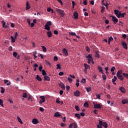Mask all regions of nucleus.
Segmentation results:
<instances>
[{
	"instance_id": "a19ab883",
	"label": "nucleus",
	"mask_w": 128,
	"mask_h": 128,
	"mask_svg": "<svg viewBox=\"0 0 128 128\" xmlns=\"http://www.w3.org/2000/svg\"><path fill=\"white\" fill-rule=\"evenodd\" d=\"M84 107H86V108H88V106H89L88 103V102H86L84 104Z\"/></svg>"
},
{
	"instance_id": "6e6d98bb",
	"label": "nucleus",
	"mask_w": 128,
	"mask_h": 128,
	"mask_svg": "<svg viewBox=\"0 0 128 128\" xmlns=\"http://www.w3.org/2000/svg\"><path fill=\"white\" fill-rule=\"evenodd\" d=\"M102 78H103V80H106V76L105 74L102 75Z\"/></svg>"
},
{
	"instance_id": "dca6fc26",
	"label": "nucleus",
	"mask_w": 128,
	"mask_h": 128,
	"mask_svg": "<svg viewBox=\"0 0 128 128\" xmlns=\"http://www.w3.org/2000/svg\"><path fill=\"white\" fill-rule=\"evenodd\" d=\"M52 34L53 33H52V31L50 30L49 31H48V32H47V36H48V38H50V36H52Z\"/></svg>"
},
{
	"instance_id": "37998d69",
	"label": "nucleus",
	"mask_w": 128,
	"mask_h": 128,
	"mask_svg": "<svg viewBox=\"0 0 128 128\" xmlns=\"http://www.w3.org/2000/svg\"><path fill=\"white\" fill-rule=\"evenodd\" d=\"M69 34L70 36H76V33H74V32H69Z\"/></svg>"
},
{
	"instance_id": "4be33fe9",
	"label": "nucleus",
	"mask_w": 128,
	"mask_h": 128,
	"mask_svg": "<svg viewBox=\"0 0 128 128\" xmlns=\"http://www.w3.org/2000/svg\"><path fill=\"white\" fill-rule=\"evenodd\" d=\"M98 70H99V72H100V73H102V74H104L102 68L100 66H98Z\"/></svg>"
},
{
	"instance_id": "ea45409f",
	"label": "nucleus",
	"mask_w": 128,
	"mask_h": 128,
	"mask_svg": "<svg viewBox=\"0 0 128 128\" xmlns=\"http://www.w3.org/2000/svg\"><path fill=\"white\" fill-rule=\"evenodd\" d=\"M86 90L87 92H88V93H89V92H90V91H91V88H90V87H87V88H86Z\"/></svg>"
},
{
	"instance_id": "69168bd1",
	"label": "nucleus",
	"mask_w": 128,
	"mask_h": 128,
	"mask_svg": "<svg viewBox=\"0 0 128 128\" xmlns=\"http://www.w3.org/2000/svg\"><path fill=\"white\" fill-rule=\"evenodd\" d=\"M74 128H78V125L76 123H74Z\"/></svg>"
},
{
	"instance_id": "7c9ffc66",
	"label": "nucleus",
	"mask_w": 128,
	"mask_h": 128,
	"mask_svg": "<svg viewBox=\"0 0 128 128\" xmlns=\"http://www.w3.org/2000/svg\"><path fill=\"white\" fill-rule=\"evenodd\" d=\"M30 8V6L28 2H26V10H29V8Z\"/></svg>"
},
{
	"instance_id": "e433bc0d",
	"label": "nucleus",
	"mask_w": 128,
	"mask_h": 128,
	"mask_svg": "<svg viewBox=\"0 0 128 128\" xmlns=\"http://www.w3.org/2000/svg\"><path fill=\"white\" fill-rule=\"evenodd\" d=\"M120 14L121 18H124V16L126 14V12H120Z\"/></svg>"
},
{
	"instance_id": "58836bf2",
	"label": "nucleus",
	"mask_w": 128,
	"mask_h": 128,
	"mask_svg": "<svg viewBox=\"0 0 128 128\" xmlns=\"http://www.w3.org/2000/svg\"><path fill=\"white\" fill-rule=\"evenodd\" d=\"M22 97L24 98H28V94L27 93H23L22 94Z\"/></svg>"
},
{
	"instance_id": "412c9836",
	"label": "nucleus",
	"mask_w": 128,
	"mask_h": 128,
	"mask_svg": "<svg viewBox=\"0 0 128 128\" xmlns=\"http://www.w3.org/2000/svg\"><path fill=\"white\" fill-rule=\"evenodd\" d=\"M120 91H121V92H122V93H124V92H126V89H125V88H124V87H122V86L120 87Z\"/></svg>"
},
{
	"instance_id": "9b49d317",
	"label": "nucleus",
	"mask_w": 128,
	"mask_h": 128,
	"mask_svg": "<svg viewBox=\"0 0 128 128\" xmlns=\"http://www.w3.org/2000/svg\"><path fill=\"white\" fill-rule=\"evenodd\" d=\"M74 95L76 97H79L80 95V91L78 90H76L75 92H74Z\"/></svg>"
},
{
	"instance_id": "72a5a7b5",
	"label": "nucleus",
	"mask_w": 128,
	"mask_h": 128,
	"mask_svg": "<svg viewBox=\"0 0 128 128\" xmlns=\"http://www.w3.org/2000/svg\"><path fill=\"white\" fill-rule=\"evenodd\" d=\"M116 80H117V77L116 76H114V78H113V79H112V83H114V82H116Z\"/></svg>"
},
{
	"instance_id": "5701e85b",
	"label": "nucleus",
	"mask_w": 128,
	"mask_h": 128,
	"mask_svg": "<svg viewBox=\"0 0 128 128\" xmlns=\"http://www.w3.org/2000/svg\"><path fill=\"white\" fill-rule=\"evenodd\" d=\"M118 79H120V81H122L124 79L122 74H120V75H118Z\"/></svg>"
},
{
	"instance_id": "f704fd0d",
	"label": "nucleus",
	"mask_w": 128,
	"mask_h": 128,
	"mask_svg": "<svg viewBox=\"0 0 128 128\" xmlns=\"http://www.w3.org/2000/svg\"><path fill=\"white\" fill-rule=\"evenodd\" d=\"M123 76L125 78H126V79H128V74H127V73H123Z\"/></svg>"
},
{
	"instance_id": "aec40b11",
	"label": "nucleus",
	"mask_w": 128,
	"mask_h": 128,
	"mask_svg": "<svg viewBox=\"0 0 128 128\" xmlns=\"http://www.w3.org/2000/svg\"><path fill=\"white\" fill-rule=\"evenodd\" d=\"M122 104H128V100L127 99H123L122 100Z\"/></svg>"
},
{
	"instance_id": "393cba45",
	"label": "nucleus",
	"mask_w": 128,
	"mask_h": 128,
	"mask_svg": "<svg viewBox=\"0 0 128 128\" xmlns=\"http://www.w3.org/2000/svg\"><path fill=\"white\" fill-rule=\"evenodd\" d=\"M17 119H18V121L20 122V124H23V122H22L20 117L17 116Z\"/></svg>"
},
{
	"instance_id": "2f4dec72",
	"label": "nucleus",
	"mask_w": 128,
	"mask_h": 128,
	"mask_svg": "<svg viewBox=\"0 0 128 128\" xmlns=\"http://www.w3.org/2000/svg\"><path fill=\"white\" fill-rule=\"evenodd\" d=\"M75 116H76V117H77V118H78V119H80V117H81L80 114H77V113H76V114H75Z\"/></svg>"
},
{
	"instance_id": "c85d7f7f",
	"label": "nucleus",
	"mask_w": 128,
	"mask_h": 128,
	"mask_svg": "<svg viewBox=\"0 0 128 128\" xmlns=\"http://www.w3.org/2000/svg\"><path fill=\"white\" fill-rule=\"evenodd\" d=\"M103 126L104 128H108V125L106 123V122H103Z\"/></svg>"
},
{
	"instance_id": "09e8293b",
	"label": "nucleus",
	"mask_w": 128,
	"mask_h": 128,
	"mask_svg": "<svg viewBox=\"0 0 128 128\" xmlns=\"http://www.w3.org/2000/svg\"><path fill=\"white\" fill-rule=\"evenodd\" d=\"M106 8L105 6H102V8H101V12L103 13L104 12V10H105Z\"/></svg>"
},
{
	"instance_id": "4d7b16f0",
	"label": "nucleus",
	"mask_w": 128,
	"mask_h": 128,
	"mask_svg": "<svg viewBox=\"0 0 128 128\" xmlns=\"http://www.w3.org/2000/svg\"><path fill=\"white\" fill-rule=\"evenodd\" d=\"M115 69H116V68L114 66L112 67L111 68V70H110L111 72H112V73L114 71Z\"/></svg>"
},
{
	"instance_id": "680f3d73",
	"label": "nucleus",
	"mask_w": 128,
	"mask_h": 128,
	"mask_svg": "<svg viewBox=\"0 0 128 128\" xmlns=\"http://www.w3.org/2000/svg\"><path fill=\"white\" fill-rule=\"evenodd\" d=\"M38 56L41 57V59H44V55L42 54H38Z\"/></svg>"
},
{
	"instance_id": "1a4fd4ad",
	"label": "nucleus",
	"mask_w": 128,
	"mask_h": 128,
	"mask_svg": "<svg viewBox=\"0 0 128 128\" xmlns=\"http://www.w3.org/2000/svg\"><path fill=\"white\" fill-rule=\"evenodd\" d=\"M54 117H60V118H62V115L60 114L59 112H56L54 114Z\"/></svg>"
},
{
	"instance_id": "0e129e2a",
	"label": "nucleus",
	"mask_w": 128,
	"mask_h": 128,
	"mask_svg": "<svg viewBox=\"0 0 128 128\" xmlns=\"http://www.w3.org/2000/svg\"><path fill=\"white\" fill-rule=\"evenodd\" d=\"M72 8H74V6L76 4L75 2H74V0H72Z\"/></svg>"
},
{
	"instance_id": "6e6552de",
	"label": "nucleus",
	"mask_w": 128,
	"mask_h": 128,
	"mask_svg": "<svg viewBox=\"0 0 128 128\" xmlns=\"http://www.w3.org/2000/svg\"><path fill=\"white\" fill-rule=\"evenodd\" d=\"M13 56L16 59H20V55L16 52H13Z\"/></svg>"
},
{
	"instance_id": "20e7f679",
	"label": "nucleus",
	"mask_w": 128,
	"mask_h": 128,
	"mask_svg": "<svg viewBox=\"0 0 128 128\" xmlns=\"http://www.w3.org/2000/svg\"><path fill=\"white\" fill-rule=\"evenodd\" d=\"M93 104L94 105V107L96 109H98V108H102V106L100 104H98L97 102H94Z\"/></svg>"
},
{
	"instance_id": "864d4df0",
	"label": "nucleus",
	"mask_w": 128,
	"mask_h": 128,
	"mask_svg": "<svg viewBox=\"0 0 128 128\" xmlns=\"http://www.w3.org/2000/svg\"><path fill=\"white\" fill-rule=\"evenodd\" d=\"M46 65H49V66H52V64L48 61H46Z\"/></svg>"
},
{
	"instance_id": "79ce46f5",
	"label": "nucleus",
	"mask_w": 128,
	"mask_h": 128,
	"mask_svg": "<svg viewBox=\"0 0 128 128\" xmlns=\"http://www.w3.org/2000/svg\"><path fill=\"white\" fill-rule=\"evenodd\" d=\"M5 90V88L4 87H2L1 93L2 94H4V93Z\"/></svg>"
},
{
	"instance_id": "b1692460",
	"label": "nucleus",
	"mask_w": 128,
	"mask_h": 128,
	"mask_svg": "<svg viewBox=\"0 0 128 128\" xmlns=\"http://www.w3.org/2000/svg\"><path fill=\"white\" fill-rule=\"evenodd\" d=\"M56 102L58 104H63L64 102L62 101H60L58 98H56Z\"/></svg>"
},
{
	"instance_id": "423d86ee",
	"label": "nucleus",
	"mask_w": 128,
	"mask_h": 128,
	"mask_svg": "<svg viewBox=\"0 0 128 128\" xmlns=\"http://www.w3.org/2000/svg\"><path fill=\"white\" fill-rule=\"evenodd\" d=\"M40 99L42 100H40V104H42V103H44L46 101V97L45 96H40Z\"/></svg>"
},
{
	"instance_id": "ddd939ff",
	"label": "nucleus",
	"mask_w": 128,
	"mask_h": 128,
	"mask_svg": "<svg viewBox=\"0 0 128 128\" xmlns=\"http://www.w3.org/2000/svg\"><path fill=\"white\" fill-rule=\"evenodd\" d=\"M74 17L75 19L78 20V14L77 12H74Z\"/></svg>"
},
{
	"instance_id": "f03ea898",
	"label": "nucleus",
	"mask_w": 128,
	"mask_h": 128,
	"mask_svg": "<svg viewBox=\"0 0 128 128\" xmlns=\"http://www.w3.org/2000/svg\"><path fill=\"white\" fill-rule=\"evenodd\" d=\"M86 58H87L88 61V64H90L92 60V54H89L88 56H86Z\"/></svg>"
},
{
	"instance_id": "0eeeda50",
	"label": "nucleus",
	"mask_w": 128,
	"mask_h": 128,
	"mask_svg": "<svg viewBox=\"0 0 128 128\" xmlns=\"http://www.w3.org/2000/svg\"><path fill=\"white\" fill-rule=\"evenodd\" d=\"M62 53L64 56H68V53L66 49V48H64V49H62Z\"/></svg>"
},
{
	"instance_id": "603ef678",
	"label": "nucleus",
	"mask_w": 128,
	"mask_h": 128,
	"mask_svg": "<svg viewBox=\"0 0 128 128\" xmlns=\"http://www.w3.org/2000/svg\"><path fill=\"white\" fill-rule=\"evenodd\" d=\"M86 50L87 51V52H90V48H89V47H88V46H86Z\"/></svg>"
},
{
	"instance_id": "c03bdc74",
	"label": "nucleus",
	"mask_w": 128,
	"mask_h": 128,
	"mask_svg": "<svg viewBox=\"0 0 128 128\" xmlns=\"http://www.w3.org/2000/svg\"><path fill=\"white\" fill-rule=\"evenodd\" d=\"M75 109L76 110V111H80V108L78 107V105H76Z\"/></svg>"
},
{
	"instance_id": "f8f14e48",
	"label": "nucleus",
	"mask_w": 128,
	"mask_h": 128,
	"mask_svg": "<svg viewBox=\"0 0 128 128\" xmlns=\"http://www.w3.org/2000/svg\"><path fill=\"white\" fill-rule=\"evenodd\" d=\"M2 24L3 28H8V24H6V22H4V20H2Z\"/></svg>"
},
{
	"instance_id": "f3484780",
	"label": "nucleus",
	"mask_w": 128,
	"mask_h": 128,
	"mask_svg": "<svg viewBox=\"0 0 128 128\" xmlns=\"http://www.w3.org/2000/svg\"><path fill=\"white\" fill-rule=\"evenodd\" d=\"M32 122L33 124H38L39 122V121L38 119L34 118L32 120Z\"/></svg>"
},
{
	"instance_id": "2eb2a0df",
	"label": "nucleus",
	"mask_w": 128,
	"mask_h": 128,
	"mask_svg": "<svg viewBox=\"0 0 128 128\" xmlns=\"http://www.w3.org/2000/svg\"><path fill=\"white\" fill-rule=\"evenodd\" d=\"M122 45L124 48L125 49H128L127 44H126V43L125 42H122Z\"/></svg>"
},
{
	"instance_id": "c756f323",
	"label": "nucleus",
	"mask_w": 128,
	"mask_h": 128,
	"mask_svg": "<svg viewBox=\"0 0 128 128\" xmlns=\"http://www.w3.org/2000/svg\"><path fill=\"white\" fill-rule=\"evenodd\" d=\"M36 79L38 80V81H42V79L39 75H36Z\"/></svg>"
},
{
	"instance_id": "cd10ccee",
	"label": "nucleus",
	"mask_w": 128,
	"mask_h": 128,
	"mask_svg": "<svg viewBox=\"0 0 128 128\" xmlns=\"http://www.w3.org/2000/svg\"><path fill=\"white\" fill-rule=\"evenodd\" d=\"M42 48L44 52H47V49H46V47H45V46H42Z\"/></svg>"
},
{
	"instance_id": "3c124183",
	"label": "nucleus",
	"mask_w": 128,
	"mask_h": 128,
	"mask_svg": "<svg viewBox=\"0 0 128 128\" xmlns=\"http://www.w3.org/2000/svg\"><path fill=\"white\" fill-rule=\"evenodd\" d=\"M68 81L70 83H72V81H73L72 79V78H70V77H68Z\"/></svg>"
},
{
	"instance_id": "49530a36",
	"label": "nucleus",
	"mask_w": 128,
	"mask_h": 128,
	"mask_svg": "<svg viewBox=\"0 0 128 128\" xmlns=\"http://www.w3.org/2000/svg\"><path fill=\"white\" fill-rule=\"evenodd\" d=\"M81 82L82 84H84V83H86V79H85L84 78H83L82 79V80H81Z\"/></svg>"
},
{
	"instance_id": "e2e57ef3",
	"label": "nucleus",
	"mask_w": 128,
	"mask_h": 128,
	"mask_svg": "<svg viewBox=\"0 0 128 128\" xmlns=\"http://www.w3.org/2000/svg\"><path fill=\"white\" fill-rule=\"evenodd\" d=\"M56 66H57L56 69H60L61 68L60 64H57Z\"/></svg>"
},
{
	"instance_id": "a211bd4d",
	"label": "nucleus",
	"mask_w": 128,
	"mask_h": 128,
	"mask_svg": "<svg viewBox=\"0 0 128 128\" xmlns=\"http://www.w3.org/2000/svg\"><path fill=\"white\" fill-rule=\"evenodd\" d=\"M95 57L98 58H100V55L99 54L98 51H96L95 52Z\"/></svg>"
},
{
	"instance_id": "de8ad7c7",
	"label": "nucleus",
	"mask_w": 128,
	"mask_h": 128,
	"mask_svg": "<svg viewBox=\"0 0 128 128\" xmlns=\"http://www.w3.org/2000/svg\"><path fill=\"white\" fill-rule=\"evenodd\" d=\"M99 124L102 127V126H103L104 125V123L102 122V121L101 120H99Z\"/></svg>"
},
{
	"instance_id": "7ed1b4c3",
	"label": "nucleus",
	"mask_w": 128,
	"mask_h": 128,
	"mask_svg": "<svg viewBox=\"0 0 128 128\" xmlns=\"http://www.w3.org/2000/svg\"><path fill=\"white\" fill-rule=\"evenodd\" d=\"M114 13L118 18L121 17V11H120L119 10H114Z\"/></svg>"
},
{
	"instance_id": "052dcab7",
	"label": "nucleus",
	"mask_w": 128,
	"mask_h": 128,
	"mask_svg": "<svg viewBox=\"0 0 128 128\" xmlns=\"http://www.w3.org/2000/svg\"><path fill=\"white\" fill-rule=\"evenodd\" d=\"M18 36V32H16L15 36H14V37L15 40H16V38H17Z\"/></svg>"
},
{
	"instance_id": "bb28decb",
	"label": "nucleus",
	"mask_w": 128,
	"mask_h": 128,
	"mask_svg": "<svg viewBox=\"0 0 128 128\" xmlns=\"http://www.w3.org/2000/svg\"><path fill=\"white\" fill-rule=\"evenodd\" d=\"M120 74H122V71H118L116 73V76L118 78H119L118 75H120Z\"/></svg>"
},
{
	"instance_id": "5fc2aeb1",
	"label": "nucleus",
	"mask_w": 128,
	"mask_h": 128,
	"mask_svg": "<svg viewBox=\"0 0 128 128\" xmlns=\"http://www.w3.org/2000/svg\"><path fill=\"white\" fill-rule=\"evenodd\" d=\"M54 60L55 62L58 61V57L57 56H54Z\"/></svg>"
},
{
	"instance_id": "f257e3e1",
	"label": "nucleus",
	"mask_w": 128,
	"mask_h": 128,
	"mask_svg": "<svg viewBox=\"0 0 128 128\" xmlns=\"http://www.w3.org/2000/svg\"><path fill=\"white\" fill-rule=\"evenodd\" d=\"M56 11L58 14L60 16H64V10H61L60 8H58Z\"/></svg>"
},
{
	"instance_id": "774afa93",
	"label": "nucleus",
	"mask_w": 128,
	"mask_h": 128,
	"mask_svg": "<svg viewBox=\"0 0 128 128\" xmlns=\"http://www.w3.org/2000/svg\"><path fill=\"white\" fill-rule=\"evenodd\" d=\"M88 4V1L87 0H84V4H85V5H86Z\"/></svg>"
},
{
	"instance_id": "473e14b6",
	"label": "nucleus",
	"mask_w": 128,
	"mask_h": 128,
	"mask_svg": "<svg viewBox=\"0 0 128 128\" xmlns=\"http://www.w3.org/2000/svg\"><path fill=\"white\" fill-rule=\"evenodd\" d=\"M84 68H86V69H88V68H90V65H88V64H84Z\"/></svg>"
},
{
	"instance_id": "338daca9",
	"label": "nucleus",
	"mask_w": 128,
	"mask_h": 128,
	"mask_svg": "<svg viewBox=\"0 0 128 128\" xmlns=\"http://www.w3.org/2000/svg\"><path fill=\"white\" fill-rule=\"evenodd\" d=\"M54 34H58V31H57V30H54Z\"/></svg>"
},
{
	"instance_id": "39448f33",
	"label": "nucleus",
	"mask_w": 128,
	"mask_h": 128,
	"mask_svg": "<svg viewBox=\"0 0 128 128\" xmlns=\"http://www.w3.org/2000/svg\"><path fill=\"white\" fill-rule=\"evenodd\" d=\"M112 20L114 22V24H116L118 22V18H116V16H112Z\"/></svg>"
},
{
	"instance_id": "a878e982",
	"label": "nucleus",
	"mask_w": 128,
	"mask_h": 128,
	"mask_svg": "<svg viewBox=\"0 0 128 128\" xmlns=\"http://www.w3.org/2000/svg\"><path fill=\"white\" fill-rule=\"evenodd\" d=\"M42 75L43 76H44V77H45V76H46V75H47V73H46V71H45V70H42Z\"/></svg>"
},
{
	"instance_id": "9d476101",
	"label": "nucleus",
	"mask_w": 128,
	"mask_h": 128,
	"mask_svg": "<svg viewBox=\"0 0 128 128\" xmlns=\"http://www.w3.org/2000/svg\"><path fill=\"white\" fill-rule=\"evenodd\" d=\"M58 85L60 87L62 88V89L63 90H65L66 87L64 86V84L62 82H60V83H59Z\"/></svg>"
},
{
	"instance_id": "c9c22d12",
	"label": "nucleus",
	"mask_w": 128,
	"mask_h": 128,
	"mask_svg": "<svg viewBox=\"0 0 128 128\" xmlns=\"http://www.w3.org/2000/svg\"><path fill=\"white\" fill-rule=\"evenodd\" d=\"M48 26H50H50H52V22L51 20H48Z\"/></svg>"
},
{
	"instance_id": "8fccbe9b",
	"label": "nucleus",
	"mask_w": 128,
	"mask_h": 128,
	"mask_svg": "<svg viewBox=\"0 0 128 128\" xmlns=\"http://www.w3.org/2000/svg\"><path fill=\"white\" fill-rule=\"evenodd\" d=\"M0 105L2 106H4V104H3V100L2 99H0Z\"/></svg>"
},
{
	"instance_id": "4468645a",
	"label": "nucleus",
	"mask_w": 128,
	"mask_h": 128,
	"mask_svg": "<svg viewBox=\"0 0 128 128\" xmlns=\"http://www.w3.org/2000/svg\"><path fill=\"white\" fill-rule=\"evenodd\" d=\"M44 30H48H48H50V27H48V22L45 24Z\"/></svg>"
},
{
	"instance_id": "bf43d9fd",
	"label": "nucleus",
	"mask_w": 128,
	"mask_h": 128,
	"mask_svg": "<svg viewBox=\"0 0 128 128\" xmlns=\"http://www.w3.org/2000/svg\"><path fill=\"white\" fill-rule=\"evenodd\" d=\"M27 22H28V24L30 26L31 24L30 18H27Z\"/></svg>"
},
{
	"instance_id": "4c0bfd02",
	"label": "nucleus",
	"mask_w": 128,
	"mask_h": 128,
	"mask_svg": "<svg viewBox=\"0 0 128 128\" xmlns=\"http://www.w3.org/2000/svg\"><path fill=\"white\" fill-rule=\"evenodd\" d=\"M79 85H80V80L79 79H77L76 82V87H78Z\"/></svg>"
},
{
	"instance_id": "13d9d810",
	"label": "nucleus",
	"mask_w": 128,
	"mask_h": 128,
	"mask_svg": "<svg viewBox=\"0 0 128 128\" xmlns=\"http://www.w3.org/2000/svg\"><path fill=\"white\" fill-rule=\"evenodd\" d=\"M40 110L42 112H44V108H43L42 107H40Z\"/></svg>"
},
{
	"instance_id": "a18cd8bd",
	"label": "nucleus",
	"mask_w": 128,
	"mask_h": 128,
	"mask_svg": "<svg viewBox=\"0 0 128 128\" xmlns=\"http://www.w3.org/2000/svg\"><path fill=\"white\" fill-rule=\"evenodd\" d=\"M10 38L12 39V43H14V42H15V38H14V37H12V36H10Z\"/></svg>"
},
{
	"instance_id": "6ab92c4d",
	"label": "nucleus",
	"mask_w": 128,
	"mask_h": 128,
	"mask_svg": "<svg viewBox=\"0 0 128 128\" xmlns=\"http://www.w3.org/2000/svg\"><path fill=\"white\" fill-rule=\"evenodd\" d=\"M44 80H46V81H50V78L49 77V76H46L44 77Z\"/></svg>"
}]
</instances>
